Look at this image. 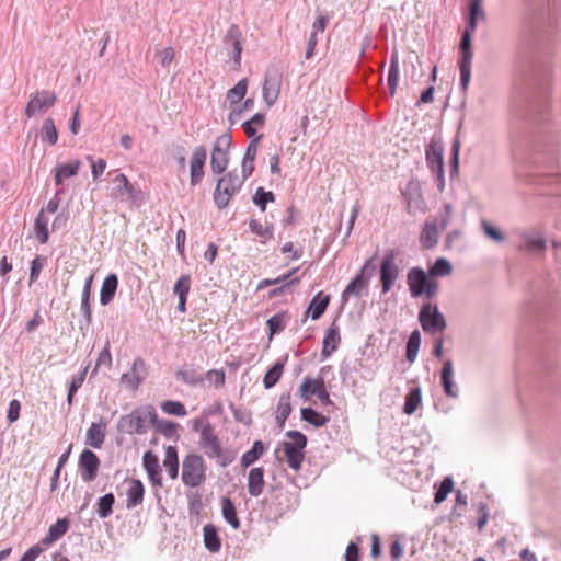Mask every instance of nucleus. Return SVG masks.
Masks as SVG:
<instances>
[{"instance_id":"nucleus-41","label":"nucleus","mask_w":561,"mask_h":561,"mask_svg":"<svg viewBox=\"0 0 561 561\" xmlns=\"http://www.w3.org/2000/svg\"><path fill=\"white\" fill-rule=\"evenodd\" d=\"M422 402V390L420 387L412 388L405 397L403 412L412 415Z\"/></svg>"},{"instance_id":"nucleus-18","label":"nucleus","mask_w":561,"mask_h":561,"mask_svg":"<svg viewBox=\"0 0 561 561\" xmlns=\"http://www.w3.org/2000/svg\"><path fill=\"white\" fill-rule=\"evenodd\" d=\"M56 102V94L48 91L42 90L33 93L25 107V115L33 117L36 113L45 112L51 107Z\"/></svg>"},{"instance_id":"nucleus-26","label":"nucleus","mask_w":561,"mask_h":561,"mask_svg":"<svg viewBox=\"0 0 561 561\" xmlns=\"http://www.w3.org/2000/svg\"><path fill=\"white\" fill-rule=\"evenodd\" d=\"M341 343L340 328L333 322L330 328L327 330L323 342H322V351L321 355L323 358H328L332 355L334 351L337 350Z\"/></svg>"},{"instance_id":"nucleus-46","label":"nucleus","mask_w":561,"mask_h":561,"mask_svg":"<svg viewBox=\"0 0 561 561\" xmlns=\"http://www.w3.org/2000/svg\"><path fill=\"white\" fill-rule=\"evenodd\" d=\"M203 531H204L205 547L210 552L219 551L220 547H221V542L217 535L216 528L213 525H205Z\"/></svg>"},{"instance_id":"nucleus-39","label":"nucleus","mask_w":561,"mask_h":561,"mask_svg":"<svg viewBox=\"0 0 561 561\" xmlns=\"http://www.w3.org/2000/svg\"><path fill=\"white\" fill-rule=\"evenodd\" d=\"M176 378L191 387H196L204 381V377L193 367L180 368L176 371Z\"/></svg>"},{"instance_id":"nucleus-5","label":"nucleus","mask_w":561,"mask_h":561,"mask_svg":"<svg viewBox=\"0 0 561 561\" xmlns=\"http://www.w3.org/2000/svg\"><path fill=\"white\" fill-rule=\"evenodd\" d=\"M286 437L290 440L283 443V449L289 468L298 470L305 458L307 436L299 431H288Z\"/></svg>"},{"instance_id":"nucleus-63","label":"nucleus","mask_w":561,"mask_h":561,"mask_svg":"<svg viewBox=\"0 0 561 561\" xmlns=\"http://www.w3.org/2000/svg\"><path fill=\"white\" fill-rule=\"evenodd\" d=\"M253 105H254V100L249 98L243 102V104L241 106L233 108L228 116V121H229L230 125H234L241 117L242 113L244 111L251 110L253 107Z\"/></svg>"},{"instance_id":"nucleus-59","label":"nucleus","mask_w":561,"mask_h":561,"mask_svg":"<svg viewBox=\"0 0 561 561\" xmlns=\"http://www.w3.org/2000/svg\"><path fill=\"white\" fill-rule=\"evenodd\" d=\"M114 504L113 493H106L99 500L98 514L100 517L105 518L112 514V506Z\"/></svg>"},{"instance_id":"nucleus-30","label":"nucleus","mask_w":561,"mask_h":561,"mask_svg":"<svg viewBox=\"0 0 561 561\" xmlns=\"http://www.w3.org/2000/svg\"><path fill=\"white\" fill-rule=\"evenodd\" d=\"M106 423L101 421L99 423H92L87 431L85 443L93 448H101L105 440Z\"/></svg>"},{"instance_id":"nucleus-54","label":"nucleus","mask_w":561,"mask_h":561,"mask_svg":"<svg viewBox=\"0 0 561 561\" xmlns=\"http://www.w3.org/2000/svg\"><path fill=\"white\" fill-rule=\"evenodd\" d=\"M264 470L262 468H253L249 472L248 486L249 491H261L264 484Z\"/></svg>"},{"instance_id":"nucleus-7","label":"nucleus","mask_w":561,"mask_h":561,"mask_svg":"<svg viewBox=\"0 0 561 561\" xmlns=\"http://www.w3.org/2000/svg\"><path fill=\"white\" fill-rule=\"evenodd\" d=\"M114 186L111 191V197L116 202H130L140 205L144 202V193L135 187L124 173H116L112 179Z\"/></svg>"},{"instance_id":"nucleus-12","label":"nucleus","mask_w":561,"mask_h":561,"mask_svg":"<svg viewBox=\"0 0 561 561\" xmlns=\"http://www.w3.org/2000/svg\"><path fill=\"white\" fill-rule=\"evenodd\" d=\"M419 321L422 329L426 333L436 334L442 333L446 327L444 314L439 311L437 305L424 304L419 312Z\"/></svg>"},{"instance_id":"nucleus-14","label":"nucleus","mask_w":561,"mask_h":561,"mask_svg":"<svg viewBox=\"0 0 561 561\" xmlns=\"http://www.w3.org/2000/svg\"><path fill=\"white\" fill-rule=\"evenodd\" d=\"M459 50L460 58L458 64L460 70V87L463 91H466L471 78V62L473 58L471 34H469L468 31L462 32Z\"/></svg>"},{"instance_id":"nucleus-19","label":"nucleus","mask_w":561,"mask_h":561,"mask_svg":"<svg viewBox=\"0 0 561 561\" xmlns=\"http://www.w3.org/2000/svg\"><path fill=\"white\" fill-rule=\"evenodd\" d=\"M201 447L208 458L216 459L221 467H227L234 460V453L228 448H222L218 437L204 443Z\"/></svg>"},{"instance_id":"nucleus-17","label":"nucleus","mask_w":561,"mask_h":561,"mask_svg":"<svg viewBox=\"0 0 561 561\" xmlns=\"http://www.w3.org/2000/svg\"><path fill=\"white\" fill-rule=\"evenodd\" d=\"M222 44L227 54L231 56L236 68H239L241 65L242 54V33L237 24L229 26L224 37Z\"/></svg>"},{"instance_id":"nucleus-2","label":"nucleus","mask_w":561,"mask_h":561,"mask_svg":"<svg viewBox=\"0 0 561 561\" xmlns=\"http://www.w3.org/2000/svg\"><path fill=\"white\" fill-rule=\"evenodd\" d=\"M425 161L431 171L437 190L442 193L445 190V164H444V144L442 137L433 136L430 144L425 147Z\"/></svg>"},{"instance_id":"nucleus-4","label":"nucleus","mask_w":561,"mask_h":561,"mask_svg":"<svg viewBox=\"0 0 561 561\" xmlns=\"http://www.w3.org/2000/svg\"><path fill=\"white\" fill-rule=\"evenodd\" d=\"M431 277L432 276H430V274L427 275L420 266L412 267L408 272L407 284L413 298H419L421 296L433 298L437 295L439 285Z\"/></svg>"},{"instance_id":"nucleus-56","label":"nucleus","mask_w":561,"mask_h":561,"mask_svg":"<svg viewBox=\"0 0 561 561\" xmlns=\"http://www.w3.org/2000/svg\"><path fill=\"white\" fill-rule=\"evenodd\" d=\"M161 409L167 414L176 415V416H185L186 415L185 405L180 401L165 400L161 403Z\"/></svg>"},{"instance_id":"nucleus-21","label":"nucleus","mask_w":561,"mask_h":561,"mask_svg":"<svg viewBox=\"0 0 561 561\" xmlns=\"http://www.w3.org/2000/svg\"><path fill=\"white\" fill-rule=\"evenodd\" d=\"M206 159V148L204 146L196 147L190 162V182L192 186L199 184L203 180Z\"/></svg>"},{"instance_id":"nucleus-43","label":"nucleus","mask_w":561,"mask_h":561,"mask_svg":"<svg viewBox=\"0 0 561 561\" xmlns=\"http://www.w3.org/2000/svg\"><path fill=\"white\" fill-rule=\"evenodd\" d=\"M398 80H399V56H398V53L394 50L391 54L390 69H389V73H388V87H389L391 96H393L396 94L397 87H398Z\"/></svg>"},{"instance_id":"nucleus-37","label":"nucleus","mask_w":561,"mask_h":561,"mask_svg":"<svg viewBox=\"0 0 561 561\" xmlns=\"http://www.w3.org/2000/svg\"><path fill=\"white\" fill-rule=\"evenodd\" d=\"M285 359H287V357ZM285 362L286 360H284V362L278 360V362H276L265 373V376L263 378V385H264L265 389L273 388L279 381V379H280V377L283 375V371H284Z\"/></svg>"},{"instance_id":"nucleus-16","label":"nucleus","mask_w":561,"mask_h":561,"mask_svg":"<svg viewBox=\"0 0 561 561\" xmlns=\"http://www.w3.org/2000/svg\"><path fill=\"white\" fill-rule=\"evenodd\" d=\"M553 299L550 293H541L534 295L533 299L528 304V320L529 321H541L553 312Z\"/></svg>"},{"instance_id":"nucleus-45","label":"nucleus","mask_w":561,"mask_h":561,"mask_svg":"<svg viewBox=\"0 0 561 561\" xmlns=\"http://www.w3.org/2000/svg\"><path fill=\"white\" fill-rule=\"evenodd\" d=\"M265 446L262 440H255L252 448L241 457V466L247 468L254 463L264 453Z\"/></svg>"},{"instance_id":"nucleus-38","label":"nucleus","mask_w":561,"mask_h":561,"mask_svg":"<svg viewBox=\"0 0 561 561\" xmlns=\"http://www.w3.org/2000/svg\"><path fill=\"white\" fill-rule=\"evenodd\" d=\"M300 414L302 421L308 422L314 427H322L327 425L330 421L329 417L324 416L323 414H321L320 412L310 407L302 408Z\"/></svg>"},{"instance_id":"nucleus-55","label":"nucleus","mask_w":561,"mask_h":561,"mask_svg":"<svg viewBox=\"0 0 561 561\" xmlns=\"http://www.w3.org/2000/svg\"><path fill=\"white\" fill-rule=\"evenodd\" d=\"M252 201L262 211H265L266 204L268 202H274L275 195L271 191H265L263 187H259L253 195Z\"/></svg>"},{"instance_id":"nucleus-44","label":"nucleus","mask_w":561,"mask_h":561,"mask_svg":"<svg viewBox=\"0 0 561 561\" xmlns=\"http://www.w3.org/2000/svg\"><path fill=\"white\" fill-rule=\"evenodd\" d=\"M421 333L419 330H414L407 342L405 357L409 363H413L416 359L420 345H421Z\"/></svg>"},{"instance_id":"nucleus-6","label":"nucleus","mask_w":561,"mask_h":561,"mask_svg":"<svg viewBox=\"0 0 561 561\" xmlns=\"http://www.w3.org/2000/svg\"><path fill=\"white\" fill-rule=\"evenodd\" d=\"M451 218V206L446 204L444 213L431 221H426L421 232L420 242L424 249H432L438 242L439 231L444 230Z\"/></svg>"},{"instance_id":"nucleus-50","label":"nucleus","mask_w":561,"mask_h":561,"mask_svg":"<svg viewBox=\"0 0 561 561\" xmlns=\"http://www.w3.org/2000/svg\"><path fill=\"white\" fill-rule=\"evenodd\" d=\"M88 369H89V366H85L82 369V371L79 373L77 376H75L72 378V380L70 381V385H69V388H68V393H67V403H68L69 407L72 405L73 397H75L76 392L83 385L85 376H87V373H88Z\"/></svg>"},{"instance_id":"nucleus-58","label":"nucleus","mask_w":561,"mask_h":561,"mask_svg":"<svg viewBox=\"0 0 561 561\" xmlns=\"http://www.w3.org/2000/svg\"><path fill=\"white\" fill-rule=\"evenodd\" d=\"M312 383H316V389H307V386H308L307 382H301V385L299 387L300 394L306 400L309 399L311 396L317 397L321 392L327 391L323 378H319V379H317V381H312Z\"/></svg>"},{"instance_id":"nucleus-25","label":"nucleus","mask_w":561,"mask_h":561,"mask_svg":"<svg viewBox=\"0 0 561 561\" xmlns=\"http://www.w3.org/2000/svg\"><path fill=\"white\" fill-rule=\"evenodd\" d=\"M263 135L253 138L244 152L241 163V176L247 180L254 171V160L257 153V144L262 139Z\"/></svg>"},{"instance_id":"nucleus-34","label":"nucleus","mask_w":561,"mask_h":561,"mask_svg":"<svg viewBox=\"0 0 561 561\" xmlns=\"http://www.w3.org/2000/svg\"><path fill=\"white\" fill-rule=\"evenodd\" d=\"M81 162L75 160L67 164H61L55 168V184L60 185L65 179H69L78 174Z\"/></svg>"},{"instance_id":"nucleus-33","label":"nucleus","mask_w":561,"mask_h":561,"mask_svg":"<svg viewBox=\"0 0 561 561\" xmlns=\"http://www.w3.org/2000/svg\"><path fill=\"white\" fill-rule=\"evenodd\" d=\"M369 285V280L366 279V277L362 275H356L345 287V289L342 293L341 299L342 302H347L348 298L351 296L358 297L363 289L367 288Z\"/></svg>"},{"instance_id":"nucleus-52","label":"nucleus","mask_w":561,"mask_h":561,"mask_svg":"<svg viewBox=\"0 0 561 561\" xmlns=\"http://www.w3.org/2000/svg\"><path fill=\"white\" fill-rule=\"evenodd\" d=\"M222 515L225 519L234 528L238 529L240 526L239 518L237 516L236 507L232 502L225 497L222 500Z\"/></svg>"},{"instance_id":"nucleus-47","label":"nucleus","mask_w":561,"mask_h":561,"mask_svg":"<svg viewBox=\"0 0 561 561\" xmlns=\"http://www.w3.org/2000/svg\"><path fill=\"white\" fill-rule=\"evenodd\" d=\"M451 272V263L445 257H438L428 270V274L432 277L447 276L450 275Z\"/></svg>"},{"instance_id":"nucleus-11","label":"nucleus","mask_w":561,"mask_h":561,"mask_svg":"<svg viewBox=\"0 0 561 561\" xmlns=\"http://www.w3.org/2000/svg\"><path fill=\"white\" fill-rule=\"evenodd\" d=\"M149 421L148 407L135 409L129 414L122 415L117 422V431L125 434L147 433Z\"/></svg>"},{"instance_id":"nucleus-36","label":"nucleus","mask_w":561,"mask_h":561,"mask_svg":"<svg viewBox=\"0 0 561 561\" xmlns=\"http://www.w3.org/2000/svg\"><path fill=\"white\" fill-rule=\"evenodd\" d=\"M163 466L171 479H175L178 477L179 459H178V451H176L175 447L168 446L165 448V457H164Z\"/></svg>"},{"instance_id":"nucleus-13","label":"nucleus","mask_w":561,"mask_h":561,"mask_svg":"<svg viewBox=\"0 0 561 561\" xmlns=\"http://www.w3.org/2000/svg\"><path fill=\"white\" fill-rule=\"evenodd\" d=\"M398 252L393 249L386 251L380 264L379 277L381 290L383 294L389 293L396 284L400 275V268L396 263Z\"/></svg>"},{"instance_id":"nucleus-60","label":"nucleus","mask_w":561,"mask_h":561,"mask_svg":"<svg viewBox=\"0 0 561 561\" xmlns=\"http://www.w3.org/2000/svg\"><path fill=\"white\" fill-rule=\"evenodd\" d=\"M203 377L204 380H207L216 388L222 387L226 382V374L224 369H210Z\"/></svg>"},{"instance_id":"nucleus-53","label":"nucleus","mask_w":561,"mask_h":561,"mask_svg":"<svg viewBox=\"0 0 561 561\" xmlns=\"http://www.w3.org/2000/svg\"><path fill=\"white\" fill-rule=\"evenodd\" d=\"M248 89V79H241L233 88H231L227 93V99L232 103L240 102L247 93Z\"/></svg>"},{"instance_id":"nucleus-15","label":"nucleus","mask_w":561,"mask_h":561,"mask_svg":"<svg viewBox=\"0 0 561 561\" xmlns=\"http://www.w3.org/2000/svg\"><path fill=\"white\" fill-rule=\"evenodd\" d=\"M402 197L407 203L409 214L425 213L426 202L422 194L421 183L416 179H411L405 187L401 190Z\"/></svg>"},{"instance_id":"nucleus-64","label":"nucleus","mask_w":561,"mask_h":561,"mask_svg":"<svg viewBox=\"0 0 561 561\" xmlns=\"http://www.w3.org/2000/svg\"><path fill=\"white\" fill-rule=\"evenodd\" d=\"M46 260L47 259L45 256L41 255H37L35 259L32 260L30 271V283H34L38 279Z\"/></svg>"},{"instance_id":"nucleus-1","label":"nucleus","mask_w":561,"mask_h":561,"mask_svg":"<svg viewBox=\"0 0 561 561\" xmlns=\"http://www.w3.org/2000/svg\"><path fill=\"white\" fill-rule=\"evenodd\" d=\"M527 12L520 37L514 111L520 126L513 151L529 164H542L548 172L535 182L557 184L558 139L549 131L551 58L554 53L558 0H525Z\"/></svg>"},{"instance_id":"nucleus-49","label":"nucleus","mask_w":561,"mask_h":561,"mask_svg":"<svg viewBox=\"0 0 561 561\" xmlns=\"http://www.w3.org/2000/svg\"><path fill=\"white\" fill-rule=\"evenodd\" d=\"M41 136L43 140L47 141L51 146L57 142L58 131L53 118L48 117L44 121L41 129Z\"/></svg>"},{"instance_id":"nucleus-57","label":"nucleus","mask_w":561,"mask_h":561,"mask_svg":"<svg viewBox=\"0 0 561 561\" xmlns=\"http://www.w3.org/2000/svg\"><path fill=\"white\" fill-rule=\"evenodd\" d=\"M127 481H128L127 472L118 470L113 474L112 481L104 484L103 491H105L107 488L108 489L115 488L117 491H123L125 489V486L127 485Z\"/></svg>"},{"instance_id":"nucleus-23","label":"nucleus","mask_w":561,"mask_h":561,"mask_svg":"<svg viewBox=\"0 0 561 561\" xmlns=\"http://www.w3.org/2000/svg\"><path fill=\"white\" fill-rule=\"evenodd\" d=\"M454 364L451 359H446L443 363L440 370V385L446 397L457 399L459 397V388L454 380Z\"/></svg>"},{"instance_id":"nucleus-29","label":"nucleus","mask_w":561,"mask_h":561,"mask_svg":"<svg viewBox=\"0 0 561 561\" xmlns=\"http://www.w3.org/2000/svg\"><path fill=\"white\" fill-rule=\"evenodd\" d=\"M94 275L91 274L84 282L82 295H81V304L80 310L85 319V327L89 328L92 324V308L90 304L91 288L93 283Z\"/></svg>"},{"instance_id":"nucleus-48","label":"nucleus","mask_w":561,"mask_h":561,"mask_svg":"<svg viewBox=\"0 0 561 561\" xmlns=\"http://www.w3.org/2000/svg\"><path fill=\"white\" fill-rule=\"evenodd\" d=\"M286 318H288L286 312H279V313L272 316L267 320L266 324H267V328L270 331V340L275 334H278L282 331H284V329L286 328Z\"/></svg>"},{"instance_id":"nucleus-24","label":"nucleus","mask_w":561,"mask_h":561,"mask_svg":"<svg viewBox=\"0 0 561 561\" xmlns=\"http://www.w3.org/2000/svg\"><path fill=\"white\" fill-rule=\"evenodd\" d=\"M149 422L156 428L157 432L162 434L169 439L178 438V427L175 422L169 420H161L152 405H148Z\"/></svg>"},{"instance_id":"nucleus-31","label":"nucleus","mask_w":561,"mask_h":561,"mask_svg":"<svg viewBox=\"0 0 561 561\" xmlns=\"http://www.w3.org/2000/svg\"><path fill=\"white\" fill-rule=\"evenodd\" d=\"M70 522L68 518L58 519L54 525H51L46 534V536L42 539V543L45 547H49L55 541L60 539L69 529Z\"/></svg>"},{"instance_id":"nucleus-28","label":"nucleus","mask_w":561,"mask_h":561,"mask_svg":"<svg viewBox=\"0 0 561 561\" xmlns=\"http://www.w3.org/2000/svg\"><path fill=\"white\" fill-rule=\"evenodd\" d=\"M330 295H327L323 291L317 293L311 299L305 317L310 313L312 320H318L325 312L330 304Z\"/></svg>"},{"instance_id":"nucleus-3","label":"nucleus","mask_w":561,"mask_h":561,"mask_svg":"<svg viewBox=\"0 0 561 561\" xmlns=\"http://www.w3.org/2000/svg\"><path fill=\"white\" fill-rule=\"evenodd\" d=\"M244 181L237 171L222 173L217 180L214 191V203L218 209H225L229 205L231 198L241 190Z\"/></svg>"},{"instance_id":"nucleus-51","label":"nucleus","mask_w":561,"mask_h":561,"mask_svg":"<svg viewBox=\"0 0 561 561\" xmlns=\"http://www.w3.org/2000/svg\"><path fill=\"white\" fill-rule=\"evenodd\" d=\"M459 151H460V141L458 138H455L451 145V154L449 159V178L454 180L459 174Z\"/></svg>"},{"instance_id":"nucleus-8","label":"nucleus","mask_w":561,"mask_h":561,"mask_svg":"<svg viewBox=\"0 0 561 561\" xmlns=\"http://www.w3.org/2000/svg\"><path fill=\"white\" fill-rule=\"evenodd\" d=\"M519 251L531 254H543L547 249L546 231L542 226H533L519 233L517 245Z\"/></svg>"},{"instance_id":"nucleus-22","label":"nucleus","mask_w":561,"mask_h":561,"mask_svg":"<svg viewBox=\"0 0 561 561\" xmlns=\"http://www.w3.org/2000/svg\"><path fill=\"white\" fill-rule=\"evenodd\" d=\"M146 362L141 357H137L133 363L131 370L123 374L121 377V381L128 388L136 390L146 379Z\"/></svg>"},{"instance_id":"nucleus-61","label":"nucleus","mask_w":561,"mask_h":561,"mask_svg":"<svg viewBox=\"0 0 561 561\" xmlns=\"http://www.w3.org/2000/svg\"><path fill=\"white\" fill-rule=\"evenodd\" d=\"M468 18L477 20H486V13L483 9V0L469 1Z\"/></svg>"},{"instance_id":"nucleus-40","label":"nucleus","mask_w":561,"mask_h":561,"mask_svg":"<svg viewBox=\"0 0 561 561\" xmlns=\"http://www.w3.org/2000/svg\"><path fill=\"white\" fill-rule=\"evenodd\" d=\"M48 218L45 216V209H42L34 222V231L42 244H45L49 238Z\"/></svg>"},{"instance_id":"nucleus-32","label":"nucleus","mask_w":561,"mask_h":561,"mask_svg":"<svg viewBox=\"0 0 561 561\" xmlns=\"http://www.w3.org/2000/svg\"><path fill=\"white\" fill-rule=\"evenodd\" d=\"M117 287L118 278L116 274H110L104 278L100 291V302L102 306H107L113 300Z\"/></svg>"},{"instance_id":"nucleus-62","label":"nucleus","mask_w":561,"mask_h":561,"mask_svg":"<svg viewBox=\"0 0 561 561\" xmlns=\"http://www.w3.org/2000/svg\"><path fill=\"white\" fill-rule=\"evenodd\" d=\"M290 392L282 393L278 400L276 414L280 416L288 417L293 411L290 403Z\"/></svg>"},{"instance_id":"nucleus-27","label":"nucleus","mask_w":561,"mask_h":561,"mask_svg":"<svg viewBox=\"0 0 561 561\" xmlns=\"http://www.w3.org/2000/svg\"><path fill=\"white\" fill-rule=\"evenodd\" d=\"M280 91V80L276 75L267 73L263 84V99L268 106L275 104Z\"/></svg>"},{"instance_id":"nucleus-20","label":"nucleus","mask_w":561,"mask_h":561,"mask_svg":"<svg viewBox=\"0 0 561 561\" xmlns=\"http://www.w3.org/2000/svg\"><path fill=\"white\" fill-rule=\"evenodd\" d=\"M100 460L95 453L84 449L79 458V470L82 480L93 481L96 478Z\"/></svg>"},{"instance_id":"nucleus-9","label":"nucleus","mask_w":561,"mask_h":561,"mask_svg":"<svg viewBox=\"0 0 561 561\" xmlns=\"http://www.w3.org/2000/svg\"><path fill=\"white\" fill-rule=\"evenodd\" d=\"M231 145L232 136L229 133H225L216 138L210 154V169L213 173H225L229 164V150Z\"/></svg>"},{"instance_id":"nucleus-10","label":"nucleus","mask_w":561,"mask_h":561,"mask_svg":"<svg viewBox=\"0 0 561 561\" xmlns=\"http://www.w3.org/2000/svg\"><path fill=\"white\" fill-rule=\"evenodd\" d=\"M205 462L202 456L187 455L182 462V481L188 488L198 486L205 479Z\"/></svg>"},{"instance_id":"nucleus-35","label":"nucleus","mask_w":561,"mask_h":561,"mask_svg":"<svg viewBox=\"0 0 561 561\" xmlns=\"http://www.w3.org/2000/svg\"><path fill=\"white\" fill-rule=\"evenodd\" d=\"M144 463L145 468L148 472V476L152 482L153 486H161V468L158 463V460L156 457H151L149 454H146L144 457Z\"/></svg>"},{"instance_id":"nucleus-42","label":"nucleus","mask_w":561,"mask_h":561,"mask_svg":"<svg viewBox=\"0 0 561 561\" xmlns=\"http://www.w3.org/2000/svg\"><path fill=\"white\" fill-rule=\"evenodd\" d=\"M249 229L253 234L262 238L261 243H265L274 236V226L272 224L263 227L262 224L254 218L249 220Z\"/></svg>"}]
</instances>
